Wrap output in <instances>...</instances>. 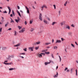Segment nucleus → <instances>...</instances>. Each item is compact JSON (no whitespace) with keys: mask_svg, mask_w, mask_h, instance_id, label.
Wrapping results in <instances>:
<instances>
[{"mask_svg":"<svg viewBox=\"0 0 78 78\" xmlns=\"http://www.w3.org/2000/svg\"><path fill=\"white\" fill-rule=\"evenodd\" d=\"M25 31V28H22L21 30L19 31V33H23Z\"/></svg>","mask_w":78,"mask_h":78,"instance_id":"1","label":"nucleus"},{"mask_svg":"<svg viewBox=\"0 0 78 78\" xmlns=\"http://www.w3.org/2000/svg\"><path fill=\"white\" fill-rule=\"evenodd\" d=\"M39 19L41 20V21H42V14L40 13L39 16Z\"/></svg>","mask_w":78,"mask_h":78,"instance_id":"2","label":"nucleus"},{"mask_svg":"<svg viewBox=\"0 0 78 78\" xmlns=\"http://www.w3.org/2000/svg\"><path fill=\"white\" fill-rule=\"evenodd\" d=\"M33 48H34V47H29L28 49L30 51H33Z\"/></svg>","mask_w":78,"mask_h":78,"instance_id":"3","label":"nucleus"},{"mask_svg":"<svg viewBox=\"0 0 78 78\" xmlns=\"http://www.w3.org/2000/svg\"><path fill=\"white\" fill-rule=\"evenodd\" d=\"M26 9H27V14H30V10H29V9L27 7V6H25Z\"/></svg>","mask_w":78,"mask_h":78,"instance_id":"4","label":"nucleus"},{"mask_svg":"<svg viewBox=\"0 0 78 78\" xmlns=\"http://www.w3.org/2000/svg\"><path fill=\"white\" fill-rule=\"evenodd\" d=\"M40 43H41V41H39L38 42H36L35 43H34V45H39V44H40Z\"/></svg>","mask_w":78,"mask_h":78,"instance_id":"5","label":"nucleus"},{"mask_svg":"<svg viewBox=\"0 0 78 78\" xmlns=\"http://www.w3.org/2000/svg\"><path fill=\"white\" fill-rule=\"evenodd\" d=\"M61 41L60 40H56V42L55 43V44H57V43H61Z\"/></svg>","mask_w":78,"mask_h":78,"instance_id":"6","label":"nucleus"},{"mask_svg":"<svg viewBox=\"0 0 78 78\" xmlns=\"http://www.w3.org/2000/svg\"><path fill=\"white\" fill-rule=\"evenodd\" d=\"M66 29H68V30H70V27L68 25H66Z\"/></svg>","mask_w":78,"mask_h":78,"instance_id":"7","label":"nucleus"},{"mask_svg":"<svg viewBox=\"0 0 78 78\" xmlns=\"http://www.w3.org/2000/svg\"><path fill=\"white\" fill-rule=\"evenodd\" d=\"M58 76V72H56V74L54 76V78H57Z\"/></svg>","mask_w":78,"mask_h":78,"instance_id":"8","label":"nucleus"},{"mask_svg":"<svg viewBox=\"0 0 78 78\" xmlns=\"http://www.w3.org/2000/svg\"><path fill=\"white\" fill-rule=\"evenodd\" d=\"M41 8H47V6L45 5H43V6H41Z\"/></svg>","mask_w":78,"mask_h":78,"instance_id":"9","label":"nucleus"},{"mask_svg":"<svg viewBox=\"0 0 78 78\" xmlns=\"http://www.w3.org/2000/svg\"><path fill=\"white\" fill-rule=\"evenodd\" d=\"M7 8H8V9H9V14H10V13L11 12V9L10 8V7H9V6H8L7 7Z\"/></svg>","mask_w":78,"mask_h":78,"instance_id":"10","label":"nucleus"},{"mask_svg":"<svg viewBox=\"0 0 78 78\" xmlns=\"http://www.w3.org/2000/svg\"><path fill=\"white\" fill-rule=\"evenodd\" d=\"M17 32L16 30L14 31V36H17Z\"/></svg>","mask_w":78,"mask_h":78,"instance_id":"11","label":"nucleus"},{"mask_svg":"<svg viewBox=\"0 0 78 78\" xmlns=\"http://www.w3.org/2000/svg\"><path fill=\"white\" fill-rule=\"evenodd\" d=\"M43 22L46 23V24H48V22H47V21L46 20H43Z\"/></svg>","mask_w":78,"mask_h":78,"instance_id":"12","label":"nucleus"},{"mask_svg":"<svg viewBox=\"0 0 78 78\" xmlns=\"http://www.w3.org/2000/svg\"><path fill=\"white\" fill-rule=\"evenodd\" d=\"M37 56L38 57H39V58H41V57L42 56V55L41 54H38V55Z\"/></svg>","mask_w":78,"mask_h":78,"instance_id":"13","label":"nucleus"},{"mask_svg":"<svg viewBox=\"0 0 78 78\" xmlns=\"http://www.w3.org/2000/svg\"><path fill=\"white\" fill-rule=\"evenodd\" d=\"M20 43L16 45H14V47H19V46H20Z\"/></svg>","mask_w":78,"mask_h":78,"instance_id":"14","label":"nucleus"},{"mask_svg":"<svg viewBox=\"0 0 78 78\" xmlns=\"http://www.w3.org/2000/svg\"><path fill=\"white\" fill-rule=\"evenodd\" d=\"M53 49L54 50H57V49L58 48V47L56 46H55L53 47Z\"/></svg>","mask_w":78,"mask_h":78,"instance_id":"15","label":"nucleus"},{"mask_svg":"<svg viewBox=\"0 0 78 78\" xmlns=\"http://www.w3.org/2000/svg\"><path fill=\"white\" fill-rule=\"evenodd\" d=\"M51 63V61H50V62H45L44 63V64H45V65H46L48 64H50Z\"/></svg>","mask_w":78,"mask_h":78,"instance_id":"16","label":"nucleus"},{"mask_svg":"<svg viewBox=\"0 0 78 78\" xmlns=\"http://www.w3.org/2000/svg\"><path fill=\"white\" fill-rule=\"evenodd\" d=\"M56 23H57L55 22H53L51 24V25H52L53 26V25H54Z\"/></svg>","mask_w":78,"mask_h":78,"instance_id":"17","label":"nucleus"},{"mask_svg":"<svg viewBox=\"0 0 78 78\" xmlns=\"http://www.w3.org/2000/svg\"><path fill=\"white\" fill-rule=\"evenodd\" d=\"M65 22L63 21L61 23H60L61 25V26H62L63 25H64Z\"/></svg>","mask_w":78,"mask_h":78,"instance_id":"18","label":"nucleus"},{"mask_svg":"<svg viewBox=\"0 0 78 78\" xmlns=\"http://www.w3.org/2000/svg\"><path fill=\"white\" fill-rule=\"evenodd\" d=\"M17 13L18 14V15H19V16L20 17H21V15H20V12H19V11H18V10H17Z\"/></svg>","mask_w":78,"mask_h":78,"instance_id":"19","label":"nucleus"},{"mask_svg":"<svg viewBox=\"0 0 78 78\" xmlns=\"http://www.w3.org/2000/svg\"><path fill=\"white\" fill-rule=\"evenodd\" d=\"M45 53L46 54V55H49V54H50V52L45 51Z\"/></svg>","mask_w":78,"mask_h":78,"instance_id":"20","label":"nucleus"},{"mask_svg":"<svg viewBox=\"0 0 78 78\" xmlns=\"http://www.w3.org/2000/svg\"><path fill=\"white\" fill-rule=\"evenodd\" d=\"M20 55H25V53H19Z\"/></svg>","mask_w":78,"mask_h":78,"instance_id":"21","label":"nucleus"},{"mask_svg":"<svg viewBox=\"0 0 78 78\" xmlns=\"http://www.w3.org/2000/svg\"><path fill=\"white\" fill-rule=\"evenodd\" d=\"M15 70V68H12L9 69V70Z\"/></svg>","mask_w":78,"mask_h":78,"instance_id":"22","label":"nucleus"},{"mask_svg":"<svg viewBox=\"0 0 78 78\" xmlns=\"http://www.w3.org/2000/svg\"><path fill=\"white\" fill-rule=\"evenodd\" d=\"M39 46L36 47H35V49L36 50H38V49H39Z\"/></svg>","mask_w":78,"mask_h":78,"instance_id":"23","label":"nucleus"},{"mask_svg":"<svg viewBox=\"0 0 78 78\" xmlns=\"http://www.w3.org/2000/svg\"><path fill=\"white\" fill-rule=\"evenodd\" d=\"M15 20L17 23H19V22H20V21H19L17 19H15Z\"/></svg>","mask_w":78,"mask_h":78,"instance_id":"24","label":"nucleus"},{"mask_svg":"<svg viewBox=\"0 0 78 78\" xmlns=\"http://www.w3.org/2000/svg\"><path fill=\"white\" fill-rule=\"evenodd\" d=\"M67 1H66L65 4H64V5L65 6H66V5H67Z\"/></svg>","mask_w":78,"mask_h":78,"instance_id":"25","label":"nucleus"},{"mask_svg":"<svg viewBox=\"0 0 78 78\" xmlns=\"http://www.w3.org/2000/svg\"><path fill=\"white\" fill-rule=\"evenodd\" d=\"M76 76H77V75H78V72L77 71V69H76Z\"/></svg>","mask_w":78,"mask_h":78,"instance_id":"26","label":"nucleus"},{"mask_svg":"<svg viewBox=\"0 0 78 78\" xmlns=\"http://www.w3.org/2000/svg\"><path fill=\"white\" fill-rule=\"evenodd\" d=\"M71 46H72V47H73V48H75V45H74V44H71Z\"/></svg>","mask_w":78,"mask_h":78,"instance_id":"27","label":"nucleus"},{"mask_svg":"<svg viewBox=\"0 0 78 78\" xmlns=\"http://www.w3.org/2000/svg\"><path fill=\"white\" fill-rule=\"evenodd\" d=\"M9 23L8 22H7L6 24H5V27H7L8 26V25Z\"/></svg>","mask_w":78,"mask_h":78,"instance_id":"28","label":"nucleus"},{"mask_svg":"<svg viewBox=\"0 0 78 78\" xmlns=\"http://www.w3.org/2000/svg\"><path fill=\"white\" fill-rule=\"evenodd\" d=\"M4 64H5V65H9V63H4Z\"/></svg>","mask_w":78,"mask_h":78,"instance_id":"29","label":"nucleus"},{"mask_svg":"<svg viewBox=\"0 0 78 78\" xmlns=\"http://www.w3.org/2000/svg\"><path fill=\"white\" fill-rule=\"evenodd\" d=\"M18 28L19 30H21V29H22V27H20L19 26H18Z\"/></svg>","mask_w":78,"mask_h":78,"instance_id":"30","label":"nucleus"},{"mask_svg":"<svg viewBox=\"0 0 78 78\" xmlns=\"http://www.w3.org/2000/svg\"><path fill=\"white\" fill-rule=\"evenodd\" d=\"M11 19V23L13 22V23H14V21L13 20H12V19H11V18H10Z\"/></svg>","mask_w":78,"mask_h":78,"instance_id":"31","label":"nucleus"},{"mask_svg":"<svg viewBox=\"0 0 78 78\" xmlns=\"http://www.w3.org/2000/svg\"><path fill=\"white\" fill-rule=\"evenodd\" d=\"M34 30V28H31L30 30V31L32 32V31H33Z\"/></svg>","mask_w":78,"mask_h":78,"instance_id":"32","label":"nucleus"},{"mask_svg":"<svg viewBox=\"0 0 78 78\" xmlns=\"http://www.w3.org/2000/svg\"><path fill=\"white\" fill-rule=\"evenodd\" d=\"M73 72V69L72 68L70 70L71 73H72Z\"/></svg>","mask_w":78,"mask_h":78,"instance_id":"33","label":"nucleus"},{"mask_svg":"<svg viewBox=\"0 0 78 78\" xmlns=\"http://www.w3.org/2000/svg\"><path fill=\"white\" fill-rule=\"evenodd\" d=\"M2 28H0V34H1V32L2 31Z\"/></svg>","mask_w":78,"mask_h":78,"instance_id":"34","label":"nucleus"},{"mask_svg":"<svg viewBox=\"0 0 78 78\" xmlns=\"http://www.w3.org/2000/svg\"><path fill=\"white\" fill-rule=\"evenodd\" d=\"M50 43H46L45 44L46 45H48V44H50Z\"/></svg>","mask_w":78,"mask_h":78,"instance_id":"35","label":"nucleus"},{"mask_svg":"<svg viewBox=\"0 0 78 78\" xmlns=\"http://www.w3.org/2000/svg\"><path fill=\"white\" fill-rule=\"evenodd\" d=\"M58 56L59 58V59H60V62H61V57H60V56H59V55H58Z\"/></svg>","mask_w":78,"mask_h":78,"instance_id":"36","label":"nucleus"},{"mask_svg":"<svg viewBox=\"0 0 78 78\" xmlns=\"http://www.w3.org/2000/svg\"><path fill=\"white\" fill-rule=\"evenodd\" d=\"M61 39L62 41H65V39L62 38Z\"/></svg>","mask_w":78,"mask_h":78,"instance_id":"37","label":"nucleus"},{"mask_svg":"<svg viewBox=\"0 0 78 78\" xmlns=\"http://www.w3.org/2000/svg\"><path fill=\"white\" fill-rule=\"evenodd\" d=\"M9 65H13L12 62H11V63H9Z\"/></svg>","mask_w":78,"mask_h":78,"instance_id":"38","label":"nucleus"},{"mask_svg":"<svg viewBox=\"0 0 78 78\" xmlns=\"http://www.w3.org/2000/svg\"><path fill=\"white\" fill-rule=\"evenodd\" d=\"M27 48H25L24 49H23V50H24V51H27Z\"/></svg>","mask_w":78,"mask_h":78,"instance_id":"39","label":"nucleus"},{"mask_svg":"<svg viewBox=\"0 0 78 78\" xmlns=\"http://www.w3.org/2000/svg\"><path fill=\"white\" fill-rule=\"evenodd\" d=\"M46 18L48 20H49V21L50 20V18L48 17H47Z\"/></svg>","mask_w":78,"mask_h":78,"instance_id":"40","label":"nucleus"},{"mask_svg":"<svg viewBox=\"0 0 78 78\" xmlns=\"http://www.w3.org/2000/svg\"><path fill=\"white\" fill-rule=\"evenodd\" d=\"M3 13H7V12H6V11H3Z\"/></svg>","mask_w":78,"mask_h":78,"instance_id":"41","label":"nucleus"},{"mask_svg":"<svg viewBox=\"0 0 78 78\" xmlns=\"http://www.w3.org/2000/svg\"><path fill=\"white\" fill-rule=\"evenodd\" d=\"M53 6L54 8V9H56V5H54Z\"/></svg>","mask_w":78,"mask_h":78,"instance_id":"42","label":"nucleus"},{"mask_svg":"<svg viewBox=\"0 0 78 78\" xmlns=\"http://www.w3.org/2000/svg\"><path fill=\"white\" fill-rule=\"evenodd\" d=\"M67 69H68V68H66L65 69H64L65 71H66V70H67Z\"/></svg>","mask_w":78,"mask_h":78,"instance_id":"43","label":"nucleus"},{"mask_svg":"<svg viewBox=\"0 0 78 78\" xmlns=\"http://www.w3.org/2000/svg\"><path fill=\"white\" fill-rule=\"evenodd\" d=\"M51 56L53 58H54V56H53V54H52L51 55Z\"/></svg>","mask_w":78,"mask_h":78,"instance_id":"44","label":"nucleus"},{"mask_svg":"<svg viewBox=\"0 0 78 78\" xmlns=\"http://www.w3.org/2000/svg\"><path fill=\"white\" fill-rule=\"evenodd\" d=\"M41 55H43V56L45 55V53H41Z\"/></svg>","mask_w":78,"mask_h":78,"instance_id":"45","label":"nucleus"},{"mask_svg":"<svg viewBox=\"0 0 78 78\" xmlns=\"http://www.w3.org/2000/svg\"><path fill=\"white\" fill-rule=\"evenodd\" d=\"M58 12L59 13V15H60L61 14V11H59Z\"/></svg>","mask_w":78,"mask_h":78,"instance_id":"46","label":"nucleus"},{"mask_svg":"<svg viewBox=\"0 0 78 78\" xmlns=\"http://www.w3.org/2000/svg\"><path fill=\"white\" fill-rule=\"evenodd\" d=\"M18 20L19 21H20V18L19 17H17Z\"/></svg>","mask_w":78,"mask_h":78,"instance_id":"47","label":"nucleus"},{"mask_svg":"<svg viewBox=\"0 0 78 78\" xmlns=\"http://www.w3.org/2000/svg\"><path fill=\"white\" fill-rule=\"evenodd\" d=\"M17 8H18V9H20V7H19V6H17Z\"/></svg>","mask_w":78,"mask_h":78,"instance_id":"48","label":"nucleus"},{"mask_svg":"<svg viewBox=\"0 0 78 78\" xmlns=\"http://www.w3.org/2000/svg\"><path fill=\"white\" fill-rule=\"evenodd\" d=\"M69 35H71V34H72V33L71 32H69Z\"/></svg>","mask_w":78,"mask_h":78,"instance_id":"49","label":"nucleus"},{"mask_svg":"<svg viewBox=\"0 0 78 78\" xmlns=\"http://www.w3.org/2000/svg\"><path fill=\"white\" fill-rule=\"evenodd\" d=\"M70 72V71L69 70V69H67V72Z\"/></svg>","mask_w":78,"mask_h":78,"instance_id":"50","label":"nucleus"},{"mask_svg":"<svg viewBox=\"0 0 78 78\" xmlns=\"http://www.w3.org/2000/svg\"><path fill=\"white\" fill-rule=\"evenodd\" d=\"M32 23V21L31 20L30 21V24H31Z\"/></svg>","mask_w":78,"mask_h":78,"instance_id":"51","label":"nucleus"},{"mask_svg":"<svg viewBox=\"0 0 78 78\" xmlns=\"http://www.w3.org/2000/svg\"><path fill=\"white\" fill-rule=\"evenodd\" d=\"M24 23L25 24V25H27V21H25Z\"/></svg>","mask_w":78,"mask_h":78,"instance_id":"52","label":"nucleus"},{"mask_svg":"<svg viewBox=\"0 0 78 78\" xmlns=\"http://www.w3.org/2000/svg\"><path fill=\"white\" fill-rule=\"evenodd\" d=\"M52 43H53V42H54V40L53 39H52Z\"/></svg>","mask_w":78,"mask_h":78,"instance_id":"53","label":"nucleus"},{"mask_svg":"<svg viewBox=\"0 0 78 78\" xmlns=\"http://www.w3.org/2000/svg\"><path fill=\"white\" fill-rule=\"evenodd\" d=\"M5 62H8V61L6 60L5 61L4 63H5Z\"/></svg>","mask_w":78,"mask_h":78,"instance_id":"54","label":"nucleus"},{"mask_svg":"<svg viewBox=\"0 0 78 78\" xmlns=\"http://www.w3.org/2000/svg\"><path fill=\"white\" fill-rule=\"evenodd\" d=\"M71 26L73 27H74L75 26H74V25L73 24H72L71 25Z\"/></svg>","mask_w":78,"mask_h":78,"instance_id":"55","label":"nucleus"},{"mask_svg":"<svg viewBox=\"0 0 78 78\" xmlns=\"http://www.w3.org/2000/svg\"><path fill=\"white\" fill-rule=\"evenodd\" d=\"M8 30H11V28H9L8 29Z\"/></svg>","mask_w":78,"mask_h":78,"instance_id":"56","label":"nucleus"},{"mask_svg":"<svg viewBox=\"0 0 78 78\" xmlns=\"http://www.w3.org/2000/svg\"><path fill=\"white\" fill-rule=\"evenodd\" d=\"M20 58H24V57L23 56H20Z\"/></svg>","mask_w":78,"mask_h":78,"instance_id":"57","label":"nucleus"},{"mask_svg":"<svg viewBox=\"0 0 78 78\" xmlns=\"http://www.w3.org/2000/svg\"><path fill=\"white\" fill-rule=\"evenodd\" d=\"M75 43L77 45H78V44H77V43L76 42H75Z\"/></svg>","mask_w":78,"mask_h":78,"instance_id":"58","label":"nucleus"},{"mask_svg":"<svg viewBox=\"0 0 78 78\" xmlns=\"http://www.w3.org/2000/svg\"><path fill=\"white\" fill-rule=\"evenodd\" d=\"M2 20H4V18L3 17H2Z\"/></svg>","mask_w":78,"mask_h":78,"instance_id":"59","label":"nucleus"},{"mask_svg":"<svg viewBox=\"0 0 78 78\" xmlns=\"http://www.w3.org/2000/svg\"><path fill=\"white\" fill-rule=\"evenodd\" d=\"M58 69V66H57L56 68V70H57V69Z\"/></svg>","mask_w":78,"mask_h":78,"instance_id":"60","label":"nucleus"},{"mask_svg":"<svg viewBox=\"0 0 78 78\" xmlns=\"http://www.w3.org/2000/svg\"><path fill=\"white\" fill-rule=\"evenodd\" d=\"M12 13L13 14H14V11L12 10Z\"/></svg>","mask_w":78,"mask_h":78,"instance_id":"61","label":"nucleus"},{"mask_svg":"<svg viewBox=\"0 0 78 78\" xmlns=\"http://www.w3.org/2000/svg\"><path fill=\"white\" fill-rule=\"evenodd\" d=\"M10 17H12V14H11L10 15Z\"/></svg>","mask_w":78,"mask_h":78,"instance_id":"62","label":"nucleus"},{"mask_svg":"<svg viewBox=\"0 0 78 78\" xmlns=\"http://www.w3.org/2000/svg\"><path fill=\"white\" fill-rule=\"evenodd\" d=\"M50 48V47L48 46L47 47V48Z\"/></svg>","mask_w":78,"mask_h":78,"instance_id":"63","label":"nucleus"},{"mask_svg":"<svg viewBox=\"0 0 78 78\" xmlns=\"http://www.w3.org/2000/svg\"><path fill=\"white\" fill-rule=\"evenodd\" d=\"M20 12H22V13L23 12L22 10H20Z\"/></svg>","mask_w":78,"mask_h":78,"instance_id":"64","label":"nucleus"}]
</instances>
